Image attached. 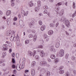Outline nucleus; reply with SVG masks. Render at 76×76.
Segmentation results:
<instances>
[{"label":"nucleus","instance_id":"obj_11","mask_svg":"<svg viewBox=\"0 0 76 76\" xmlns=\"http://www.w3.org/2000/svg\"><path fill=\"white\" fill-rule=\"evenodd\" d=\"M45 29V25H42L40 28V30L42 31H44Z\"/></svg>","mask_w":76,"mask_h":76},{"label":"nucleus","instance_id":"obj_42","mask_svg":"<svg viewBox=\"0 0 76 76\" xmlns=\"http://www.w3.org/2000/svg\"><path fill=\"white\" fill-rule=\"evenodd\" d=\"M68 57H69V54H66L65 55V58H66V59H67Z\"/></svg>","mask_w":76,"mask_h":76},{"label":"nucleus","instance_id":"obj_27","mask_svg":"<svg viewBox=\"0 0 76 76\" xmlns=\"http://www.w3.org/2000/svg\"><path fill=\"white\" fill-rule=\"evenodd\" d=\"M25 44L26 45H27V44H28L29 43V40H26L25 41Z\"/></svg>","mask_w":76,"mask_h":76},{"label":"nucleus","instance_id":"obj_20","mask_svg":"<svg viewBox=\"0 0 76 76\" xmlns=\"http://www.w3.org/2000/svg\"><path fill=\"white\" fill-rule=\"evenodd\" d=\"M11 14V11H7L6 13L7 16H9Z\"/></svg>","mask_w":76,"mask_h":76},{"label":"nucleus","instance_id":"obj_61","mask_svg":"<svg viewBox=\"0 0 76 76\" xmlns=\"http://www.w3.org/2000/svg\"><path fill=\"white\" fill-rule=\"evenodd\" d=\"M12 57H15V53H12Z\"/></svg>","mask_w":76,"mask_h":76},{"label":"nucleus","instance_id":"obj_24","mask_svg":"<svg viewBox=\"0 0 76 76\" xmlns=\"http://www.w3.org/2000/svg\"><path fill=\"white\" fill-rule=\"evenodd\" d=\"M36 63L35 62V61H33L32 62L31 64V67H33V66H34L35 65V63Z\"/></svg>","mask_w":76,"mask_h":76},{"label":"nucleus","instance_id":"obj_5","mask_svg":"<svg viewBox=\"0 0 76 76\" xmlns=\"http://www.w3.org/2000/svg\"><path fill=\"white\" fill-rule=\"evenodd\" d=\"M47 64V62L45 61H41L40 64L41 66H44L45 65Z\"/></svg>","mask_w":76,"mask_h":76},{"label":"nucleus","instance_id":"obj_41","mask_svg":"<svg viewBox=\"0 0 76 76\" xmlns=\"http://www.w3.org/2000/svg\"><path fill=\"white\" fill-rule=\"evenodd\" d=\"M76 16V11L75 12V13L73 14L72 15V18H74L75 17V15Z\"/></svg>","mask_w":76,"mask_h":76},{"label":"nucleus","instance_id":"obj_48","mask_svg":"<svg viewBox=\"0 0 76 76\" xmlns=\"http://www.w3.org/2000/svg\"><path fill=\"white\" fill-rule=\"evenodd\" d=\"M5 28V26H2L1 27V29H4Z\"/></svg>","mask_w":76,"mask_h":76},{"label":"nucleus","instance_id":"obj_53","mask_svg":"<svg viewBox=\"0 0 76 76\" xmlns=\"http://www.w3.org/2000/svg\"><path fill=\"white\" fill-rule=\"evenodd\" d=\"M19 57V53H17L16 54V57L17 58H18Z\"/></svg>","mask_w":76,"mask_h":76},{"label":"nucleus","instance_id":"obj_2","mask_svg":"<svg viewBox=\"0 0 76 76\" xmlns=\"http://www.w3.org/2000/svg\"><path fill=\"white\" fill-rule=\"evenodd\" d=\"M37 53H39L40 56L42 57H44L45 56V53L44 52L43 50H38L37 51Z\"/></svg>","mask_w":76,"mask_h":76},{"label":"nucleus","instance_id":"obj_33","mask_svg":"<svg viewBox=\"0 0 76 76\" xmlns=\"http://www.w3.org/2000/svg\"><path fill=\"white\" fill-rule=\"evenodd\" d=\"M2 50L3 51H6L7 50H8V48H3L2 49Z\"/></svg>","mask_w":76,"mask_h":76},{"label":"nucleus","instance_id":"obj_62","mask_svg":"<svg viewBox=\"0 0 76 76\" xmlns=\"http://www.w3.org/2000/svg\"><path fill=\"white\" fill-rule=\"evenodd\" d=\"M47 60L48 61V62H51V59H50V58H48Z\"/></svg>","mask_w":76,"mask_h":76},{"label":"nucleus","instance_id":"obj_46","mask_svg":"<svg viewBox=\"0 0 76 76\" xmlns=\"http://www.w3.org/2000/svg\"><path fill=\"white\" fill-rule=\"evenodd\" d=\"M71 59L72 60H75V57L73 56H72Z\"/></svg>","mask_w":76,"mask_h":76},{"label":"nucleus","instance_id":"obj_30","mask_svg":"<svg viewBox=\"0 0 76 76\" xmlns=\"http://www.w3.org/2000/svg\"><path fill=\"white\" fill-rule=\"evenodd\" d=\"M50 73L48 71L47 72L46 74V76H50Z\"/></svg>","mask_w":76,"mask_h":76},{"label":"nucleus","instance_id":"obj_19","mask_svg":"<svg viewBox=\"0 0 76 76\" xmlns=\"http://www.w3.org/2000/svg\"><path fill=\"white\" fill-rule=\"evenodd\" d=\"M31 73L32 76H34L35 74V70L34 69H32L31 71Z\"/></svg>","mask_w":76,"mask_h":76},{"label":"nucleus","instance_id":"obj_35","mask_svg":"<svg viewBox=\"0 0 76 76\" xmlns=\"http://www.w3.org/2000/svg\"><path fill=\"white\" fill-rule=\"evenodd\" d=\"M63 10H61L60 13V15H63V13H64Z\"/></svg>","mask_w":76,"mask_h":76},{"label":"nucleus","instance_id":"obj_14","mask_svg":"<svg viewBox=\"0 0 76 76\" xmlns=\"http://www.w3.org/2000/svg\"><path fill=\"white\" fill-rule=\"evenodd\" d=\"M11 6L12 7L15 6V0H11Z\"/></svg>","mask_w":76,"mask_h":76},{"label":"nucleus","instance_id":"obj_1","mask_svg":"<svg viewBox=\"0 0 76 76\" xmlns=\"http://www.w3.org/2000/svg\"><path fill=\"white\" fill-rule=\"evenodd\" d=\"M15 32L13 31L12 32V34L11 35V36L10 38H11V39H12V37H13V40L14 41H17V44H19L20 42V40H19V37L18 35V34L17 35V36L15 37Z\"/></svg>","mask_w":76,"mask_h":76},{"label":"nucleus","instance_id":"obj_10","mask_svg":"<svg viewBox=\"0 0 76 76\" xmlns=\"http://www.w3.org/2000/svg\"><path fill=\"white\" fill-rule=\"evenodd\" d=\"M20 66H21V64H20V65L19 64H18L17 65L16 69L18 71H20V69H21Z\"/></svg>","mask_w":76,"mask_h":76},{"label":"nucleus","instance_id":"obj_60","mask_svg":"<svg viewBox=\"0 0 76 76\" xmlns=\"http://www.w3.org/2000/svg\"><path fill=\"white\" fill-rule=\"evenodd\" d=\"M28 14V11H27L26 12V13H25V16H27Z\"/></svg>","mask_w":76,"mask_h":76},{"label":"nucleus","instance_id":"obj_56","mask_svg":"<svg viewBox=\"0 0 76 76\" xmlns=\"http://www.w3.org/2000/svg\"><path fill=\"white\" fill-rule=\"evenodd\" d=\"M43 12L45 14H47V11L45 10Z\"/></svg>","mask_w":76,"mask_h":76},{"label":"nucleus","instance_id":"obj_63","mask_svg":"<svg viewBox=\"0 0 76 76\" xmlns=\"http://www.w3.org/2000/svg\"><path fill=\"white\" fill-rule=\"evenodd\" d=\"M45 39H46V41H47H47H49V38L48 37Z\"/></svg>","mask_w":76,"mask_h":76},{"label":"nucleus","instance_id":"obj_44","mask_svg":"<svg viewBox=\"0 0 76 76\" xmlns=\"http://www.w3.org/2000/svg\"><path fill=\"white\" fill-rule=\"evenodd\" d=\"M28 37H29L30 38H32V37H33V35L32 34H29L28 35Z\"/></svg>","mask_w":76,"mask_h":76},{"label":"nucleus","instance_id":"obj_37","mask_svg":"<svg viewBox=\"0 0 76 76\" xmlns=\"http://www.w3.org/2000/svg\"><path fill=\"white\" fill-rule=\"evenodd\" d=\"M39 25H42V22L41 20L39 21Z\"/></svg>","mask_w":76,"mask_h":76},{"label":"nucleus","instance_id":"obj_51","mask_svg":"<svg viewBox=\"0 0 76 76\" xmlns=\"http://www.w3.org/2000/svg\"><path fill=\"white\" fill-rule=\"evenodd\" d=\"M12 67L13 69H15V67H16V66L15 65L13 64L12 65Z\"/></svg>","mask_w":76,"mask_h":76},{"label":"nucleus","instance_id":"obj_3","mask_svg":"<svg viewBox=\"0 0 76 76\" xmlns=\"http://www.w3.org/2000/svg\"><path fill=\"white\" fill-rule=\"evenodd\" d=\"M64 54V50L63 49H61L59 53V55L61 57H63Z\"/></svg>","mask_w":76,"mask_h":76},{"label":"nucleus","instance_id":"obj_39","mask_svg":"<svg viewBox=\"0 0 76 76\" xmlns=\"http://www.w3.org/2000/svg\"><path fill=\"white\" fill-rule=\"evenodd\" d=\"M44 39H46V38H48V36L47 34H44Z\"/></svg>","mask_w":76,"mask_h":76},{"label":"nucleus","instance_id":"obj_7","mask_svg":"<svg viewBox=\"0 0 76 76\" xmlns=\"http://www.w3.org/2000/svg\"><path fill=\"white\" fill-rule=\"evenodd\" d=\"M12 33V31L10 30H9L6 32V35L8 36L10 35V34Z\"/></svg>","mask_w":76,"mask_h":76},{"label":"nucleus","instance_id":"obj_16","mask_svg":"<svg viewBox=\"0 0 76 76\" xmlns=\"http://www.w3.org/2000/svg\"><path fill=\"white\" fill-rule=\"evenodd\" d=\"M53 31L50 30L48 32V34L49 35H51L53 34Z\"/></svg>","mask_w":76,"mask_h":76},{"label":"nucleus","instance_id":"obj_17","mask_svg":"<svg viewBox=\"0 0 76 76\" xmlns=\"http://www.w3.org/2000/svg\"><path fill=\"white\" fill-rule=\"evenodd\" d=\"M6 43L7 44H8V46H9V47H11L12 46V43H10V42L8 41H7L6 42Z\"/></svg>","mask_w":76,"mask_h":76},{"label":"nucleus","instance_id":"obj_59","mask_svg":"<svg viewBox=\"0 0 76 76\" xmlns=\"http://www.w3.org/2000/svg\"><path fill=\"white\" fill-rule=\"evenodd\" d=\"M28 14V11H27L26 12V13H25V16H27Z\"/></svg>","mask_w":76,"mask_h":76},{"label":"nucleus","instance_id":"obj_34","mask_svg":"<svg viewBox=\"0 0 76 76\" xmlns=\"http://www.w3.org/2000/svg\"><path fill=\"white\" fill-rule=\"evenodd\" d=\"M8 46V45L6 44H5L3 46V48H7Z\"/></svg>","mask_w":76,"mask_h":76},{"label":"nucleus","instance_id":"obj_15","mask_svg":"<svg viewBox=\"0 0 76 76\" xmlns=\"http://www.w3.org/2000/svg\"><path fill=\"white\" fill-rule=\"evenodd\" d=\"M60 46V43L59 42H57L55 44V47L56 48H58Z\"/></svg>","mask_w":76,"mask_h":76},{"label":"nucleus","instance_id":"obj_13","mask_svg":"<svg viewBox=\"0 0 76 76\" xmlns=\"http://www.w3.org/2000/svg\"><path fill=\"white\" fill-rule=\"evenodd\" d=\"M28 54L29 56H33V52H31L30 50H29L28 52Z\"/></svg>","mask_w":76,"mask_h":76},{"label":"nucleus","instance_id":"obj_49","mask_svg":"<svg viewBox=\"0 0 76 76\" xmlns=\"http://www.w3.org/2000/svg\"><path fill=\"white\" fill-rule=\"evenodd\" d=\"M7 23H9V22H10V19L9 18L8 19H7Z\"/></svg>","mask_w":76,"mask_h":76},{"label":"nucleus","instance_id":"obj_31","mask_svg":"<svg viewBox=\"0 0 76 76\" xmlns=\"http://www.w3.org/2000/svg\"><path fill=\"white\" fill-rule=\"evenodd\" d=\"M59 61V59L56 58L55 59V63H57Z\"/></svg>","mask_w":76,"mask_h":76},{"label":"nucleus","instance_id":"obj_58","mask_svg":"<svg viewBox=\"0 0 76 76\" xmlns=\"http://www.w3.org/2000/svg\"><path fill=\"white\" fill-rule=\"evenodd\" d=\"M14 20L16 21L17 20V17H15L14 18Z\"/></svg>","mask_w":76,"mask_h":76},{"label":"nucleus","instance_id":"obj_45","mask_svg":"<svg viewBox=\"0 0 76 76\" xmlns=\"http://www.w3.org/2000/svg\"><path fill=\"white\" fill-rule=\"evenodd\" d=\"M63 68H64V67L63 66H61L59 67V70H60V69L61 70V69H63Z\"/></svg>","mask_w":76,"mask_h":76},{"label":"nucleus","instance_id":"obj_28","mask_svg":"<svg viewBox=\"0 0 76 76\" xmlns=\"http://www.w3.org/2000/svg\"><path fill=\"white\" fill-rule=\"evenodd\" d=\"M50 26L51 27V28H53V27H54V26H55V25L54 24L52 23H50L49 24Z\"/></svg>","mask_w":76,"mask_h":76},{"label":"nucleus","instance_id":"obj_22","mask_svg":"<svg viewBox=\"0 0 76 76\" xmlns=\"http://www.w3.org/2000/svg\"><path fill=\"white\" fill-rule=\"evenodd\" d=\"M64 73V71L62 69L60 70L59 71L60 74H63Z\"/></svg>","mask_w":76,"mask_h":76},{"label":"nucleus","instance_id":"obj_25","mask_svg":"<svg viewBox=\"0 0 76 76\" xmlns=\"http://www.w3.org/2000/svg\"><path fill=\"white\" fill-rule=\"evenodd\" d=\"M37 6L39 7L41 6V1H37Z\"/></svg>","mask_w":76,"mask_h":76},{"label":"nucleus","instance_id":"obj_47","mask_svg":"<svg viewBox=\"0 0 76 76\" xmlns=\"http://www.w3.org/2000/svg\"><path fill=\"white\" fill-rule=\"evenodd\" d=\"M12 63H15V59H14V58H12Z\"/></svg>","mask_w":76,"mask_h":76},{"label":"nucleus","instance_id":"obj_43","mask_svg":"<svg viewBox=\"0 0 76 76\" xmlns=\"http://www.w3.org/2000/svg\"><path fill=\"white\" fill-rule=\"evenodd\" d=\"M44 9H48V6L47 5H45L44 7Z\"/></svg>","mask_w":76,"mask_h":76},{"label":"nucleus","instance_id":"obj_50","mask_svg":"<svg viewBox=\"0 0 76 76\" xmlns=\"http://www.w3.org/2000/svg\"><path fill=\"white\" fill-rule=\"evenodd\" d=\"M73 9L75 8V2L73 3Z\"/></svg>","mask_w":76,"mask_h":76},{"label":"nucleus","instance_id":"obj_4","mask_svg":"<svg viewBox=\"0 0 76 76\" xmlns=\"http://www.w3.org/2000/svg\"><path fill=\"white\" fill-rule=\"evenodd\" d=\"M19 22L20 25L21 26V28H23V27L24 26H25V24L23 23V21H22V20H20Z\"/></svg>","mask_w":76,"mask_h":76},{"label":"nucleus","instance_id":"obj_9","mask_svg":"<svg viewBox=\"0 0 76 76\" xmlns=\"http://www.w3.org/2000/svg\"><path fill=\"white\" fill-rule=\"evenodd\" d=\"M64 22L65 23V25L67 27H69V21L68 20H66L64 21Z\"/></svg>","mask_w":76,"mask_h":76},{"label":"nucleus","instance_id":"obj_18","mask_svg":"<svg viewBox=\"0 0 76 76\" xmlns=\"http://www.w3.org/2000/svg\"><path fill=\"white\" fill-rule=\"evenodd\" d=\"M50 58L52 59H54L56 58V56L54 54H52L50 55Z\"/></svg>","mask_w":76,"mask_h":76},{"label":"nucleus","instance_id":"obj_38","mask_svg":"<svg viewBox=\"0 0 76 76\" xmlns=\"http://www.w3.org/2000/svg\"><path fill=\"white\" fill-rule=\"evenodd\" d=\"M33 26V23H29V26L30 27H31Z\"/></svg>","mask_w":76,"mask_h":76},{"label":"nucleus","instance_id":"obj_57","mask_svg":"<svg viewBox=\"0 0 76 76\" xmlns=\"http://www.w3.org/2000/svg\"><path fill=\"white\" fill-rule=\"evenodd\" d=\"M36 54V51L35 50L34 51V54L33 55V57H34V56H35V54Z\"/></svg>","mask_w":76,"mask_h":76},{"label":"nucleus","instance_id":"obj_32","mask_svg":"<svg viewBox=\"0 0 76 76\" xmlns=\"http://www.w3.org/2000/svg\"><path fill=\"white\" fill-rule=\"evenodd\" d=\"M2 56H3V57H4V56H6V52H4L2 53Z\"/></svg>","mask_w":76,"mask_h":76},{"label":"nucleus","instance_id":"obj_40","mask_svg":"<svg viewBox=\"0 0 76 76\" xmlns=\"http://www.w3.org/2000/svg\"><path fill=\"white\" fill-rule=\"evenodd\" d=\"M35 58L36 59H39V56L38 55L36 56L35 57Z\"/></svg>","mask_w":76,"mask_h":76},{"label":"nucleus","instance_id":"obj_64","mask_svg":"<svg viewBox=\"0 0 76 76\" xmlns=\"http://www.w3.org/2000/svg\"><path fill=\"white\" fill-rule=\"evenodd\" d=\"M75 75H76V70H74L73 71Z\"/></svg>","mask_w":76,"mask_h":76},{"label":"nucleus","instance_id":"obj_23","mask_svg":"<svg viewBox=\"0 0 76 76\" xmlns=\"http://www.w3.org/2000/svg\"><path fill=\"white\" fill-rule=\"evenodd\" d=\"M21 15L22 16H25V13L24 10H23L21 12Z\"/></svg>","mask_w":76,"mask_h":76},{"label":"nucleus","instance_id":"obj_21","mask_svg":"<svg viewBox=\"0 0 76 76\" xmlns=\"http://www.w3.org/2000/svg\"><path fill=\"white\" fill-rule=\"evenodd\" d=\"M37 35H34L33 37V41L34 42H35L37 40Z\"/></svg>","mask_w":76,"mask_h":76},{"label":"nucleus","instance_id":"obj_36","mask_svg":"<svg viewBox=\"0 0 76 76\" xmlns=\"http://www.w3.org/2000/svg\"><path fill=\"white\" fill-rule=\"evenodd\" d=\"M59 7H56L55 9V11H56V12L58 11V10H59Z\"/></svg>","mask_w":76,"mask_h":76},{"label":"nucleus","instance_id":"obj_26","mask_svg":"<svg viewBox=\"0 0 76 76\" xmlns=\"http://www.w3.org/2000/svg\"><path fill=\"white\" fill-rule=\"evenodd\" d=\"M33 3H32V1H31L29 2V7H32L33 6Z\"/></svg>","mask_w":76,"mask_h":76},{"label":"nucleus","instance_id":"obj_55","mask_svg":"<svg viewBox=\"0 0 76 76\" xmlns=\"http://www.w3.org/2000/svg\"><path fill=\"white\" fill-rule=\"evenodd\" d=\"M16 70L15 69L13 70V74H16Z\"/></svg>","mask_w":76,"mask_h":76},{"label":"nucleus","instance_id":"obj_54","mask_svg":"<svg viewBox=\"0 0 76 76\" xmlns=\"http://www.w3.org/2000/svg\"><path fill=\"white\" fill-rule=\"evenodd\" d=\"M29 72V70H26V69L25 70V73H28V72Z\"/></svg>","mask_w":76,"mask_h":76},{"label":"nucleus","instance_id":"obj_52","mask_svg":"<svg viewBox=\"0 0 76 76\" xmlns=\"http://www.w3.org/2000/svg\"><path fill=\"white\" fill-rule=\"evenodd\" d=\"M43 47V46L42 45H40L38 47L39 48H42Z\"/></svg>","mask_w":76,"mask_h":76},{"label":"nucleus","instance_id":"obj_29","mask_svg":"<svg viewBox=\"0 0 76 76\" xmlns=\"http://www.w3.org/2000/svg\"><path fill=\"white\" fill-rule=\"evenodd\" d=\"M39 10V7H36L35 8V12H38V10Z\"/></svg>","mask_w":76,"mask_h":76},{"label":"nucleus","instance_id":"obj_8","mask_svg":"<svg viewBox=\"0 0 76 76\" xmlns=\"http://www.w3.org/2000/svg\"><path fill=\"white\" fill-rule=\"evenodd\" d=\"M46 71V70L44 68H41L40 71V73H45Z\"/></svg>","mask_w":76,"mask_h":76},{"label":"nucleus","instance_id":"obj_6","mask_svg":"<svg viewBox=\"0 0 76 76\" xmlns=\"http://www.w3.org/2000/svg\"><path fill=\"white\" fill-rule=\"evenodd\" d=\"M66 20V18H64V16H62L60 20L61 22H64H64H65Z\"/></svg>","mask_w":76,"mask_h":76},{"label":"nucleus","instance_id":"obj_12","mask_svg":"<svg viewBox=\"0 0 76 76\" xmlns=\"http://www.w3.org/2000/svg\"><path fill=\"white\" fill-rule=\"evenodd\" d=\"M50 50L51 51H53V52H56V49L53 46H51L50 48Z\"/></svg>","mask_w":76,"mask_h":76}]
</instances>
